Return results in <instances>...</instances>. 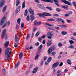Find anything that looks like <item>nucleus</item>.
<instances>
[{"label":"nucleus","mask_w":76,"mask_h":76,"mask_svg":"<svg viewBox=\"0 0 76 76\" xmlns=\"http://www.w3.org/2000/svg\"><path fill=\"white\" fill-rule=\"evenodd\" d=\"M61 1L66 4H68V5H69V6H72V4L70 2H69L66 0H61Z\"/></svg>","instance_id":"20e7f679"},{"label":"nucleus","mask_w":76,"mask_h":76,"mask_svg":"<svg viewBox=\"0 0 76 76\" xmlns=\"http://www.w3.org/2000/svg\"><path fill=\"white\" fill-rule=\"evenodd\" d=\"M6 29H4L3 31L2 34H1V38H3L4 37L6 39H7V34H6Z\"/></svg>","instance_id":"7ed1b4c3"},{"label":"nucleus","mask_w":76,"mask_h":76,"mask_svg":"<svg viewBox=\"0 0 76 76\" xmlns=\"http://www.w3.org/2000/svg\"><path fill=\"white\" fill-rule=\"evenodd\" d=\"M6 19V17H4L2 18L1 19V22L0 23V25H2L3 24V23H4V21H5V20Z\"/></svg>","instance_id":"0eeeda50"},{"label":"nucleus","mask_w":76,"mask_h":76,"mask_svg":"<svg viewBox=\"0 0 76 76\" xmlns=\"http://www.w3.org/2000/svg\"><path fill=\"white\" fill-rule=\"evenodd\" d=\"M22 57H23V53L21 52L19 54V57L20 59H21L22 58Z\"/></svg>","instance_id":"dca6fc26"},{"label":"nucleus","mask_w":76,"mask_h":76,"mask_svg":"<svg viewBox=\"0 0 76 76\" xmlns=\"http://www.w3.org/2000/svg\"><path fill=\"white\" fill-rule=\"evenodd\" d=\"M37 15H38L40 17H43V18H46V17H44V16H43V14L42 13H39Z\"/></svg>","instance_id":"5701e85b"},{"label":"nucleus","mask_w":76,"mask_h":76,"mask_svg":"<svg viewBox=\"0 0 76 76\" xmlns=\"http://www.w3.org/2000/svg\"><path fill=\"white\" fill-rule=\"evenodd\" d=\"M66 21L68 23H70V22H72V21H71V20H67Z\"/></svg>","instance_id":"864d4df0"},{"label":"nucleus","mask_w":76,"mask_h":76,"mask_svg":"<svg viewBox=\"0 0 76 76\" xmlns=\"http://www.w3.org/2000/svg\"><path fill=\"white\" fill-rule=\"evenodd\" d=\"M20 3V0H17L16 3V6H19V4Z\"/></svg>","instance_id":"aec40b11"},{"label":"nucleus","mask_w":76,"mask_h":76,"mask_svg":"<svg viewBox=\"0 0 76 76\" xmlns=\"http://www.w3.org/2000/svg\"><path fill=\"white\" fill-rule=\"evenodd\" d=\"M47 57L46 56H44V61H45V60H46V59L47 58Z\"/></svg>","instance_id":"338daca9"},{"label":"nucleus","mask_w":76,"mask_h":76,"mask_svg":"<svg viewBox=\"0 0 76 76\" xmlns=\"http://www.w3.org/2000/svg\"><path fill=\"white\" fill-rule=\"evenodd\" d=\"M42 23V22H37V25H40V24H41Z\"/></svg>","instance_id":"4d7b16f0"},{"label":"nucleus","mask_w":76,"mask_h":76,"mask_svg":"<svg viewBox=\"0 0 76 76\" xmlns=\"http://www.w3.org/2000/svg\"><path fill=\"white\" fill-rule=\"evenodd\" d=\"M56 10L57 11V12H60L61 11V9L59 8H57L56 9Z\"/></svg>","instance_id":"09e8293b"},{"label":"nucleus","mask_w":76,"mask_h":76,"mask_svg":"<svg viewBox=\"0 0 76 76\" xmlns=\"http://www.w3.org/2000/svg\"><path fill=\"white\" fill-rule=\"evenodd\" d=\"M72 4L73 6H76V3L75 2H72Z\"/></svg>","instance_id":"8fccbe9b"},{"label":"nucleus","mask_w":76,"mask_h":76,"mask_svg":"<svg viewBox=\"0 0 76 76\" xmlns=\"http://www.w3.org/2000/svg\"><path fill=\"white\" fill-rule=\"evenodd\" d=\"M53 1H54L55 4L56 6H59V5L58 4V0H53Z\"/></svg>","instance_id":"6ab92c4d"},{"label":"nucleus","mask_w":76,"mask_h":76,"mask_svg":"<svg viewBox=\"0 0 76 76\" xmlns=\"http://www.w3.org/2000/svg\"><path fill=\"white\" fill-rule=\"evenodd\" d=\"M69 42L71 44H74V43H75L74 41L72 40H70L69 41Z\"/></svg>","instance_id":"72a5a7b5"},{"label":"nucleus","mask_w":76,"mask_h":76,"mask_svg":"<svg viewBox=\"0 0 76 76\" xmlns=\"http://www.w3.org/2000/svg\"><path fill=\"white\" fill-rule=\"evenodd\" d=\"M23 27H24V23H23L21 24V29H23Z\"/></svg>","instance_id":"ea45409f"},{"label":"nucleus","mask_w":76,"mask_h":76,"mask_svg":"<svg viewBox=\"0 0 76 76\" xmlns=\"http://www.w3.org/2000/svg\"><path fill=\"white\" fill-rule=\"evenodd\" d=\"M68 48H73L74 46H69Z\"/></svg>","instance_id":"603ef678"},{"label":"nucleus","mask_w":76,"mask_h":76,"mask_svg":"<svg viewBox=\"0 0 76 76\" xmlns=\"http://www.w3.org/2000/svg\"><path fill=\"white\" fill-rule=\"evenodd\" d=\"M45 64L46 65H48V62L47 61V62H46L45 63Z\"/></svg>","instance_id":"774afa93"},{"label":"nucleus","mask_w":76,"mask_h":76,"mask_svg":"<svg viewBox=\"0 0 76 76\" xmlns=\"http://www.w3.org/2000/svg\"><path fill=\"white\" fill-rule=\"evenodd\" d=\"M61 7L65 9H67L68 8V6L67 5L61 6Z\"/></svg>","instance_id":"412c9836"},{"label":"nucleus","mask_w":76,"mask_h":76,"mask_svg":"<svg viewBox=\"0 0 76 76\" xmlns=\"http://www.w3.org/2000/svg\"><path fill=\"white\" fill-rule=\"evenodd\" d=\"M5 3L4 0H1L0 2V7H1Z\"/></svg>","instance_id":"6e6552de"},{"label":"nucleus","mask_w":76,"mask_h":76,"mask_svg":"<svg viewBox=\"0 0 76 76\" xmlns=\"http://www.w3.org/2000/svg\"><path fill=\"white\" fill-rule=\"evenodd\" d=\"M61 34L63 35H66V34H67V32H66L64 31H62Z\"/></svg>","instance_id":"393cba45"},{"label":"nucleus","mask_w":76,"mask_h":76,"mask_svg":"<svg viewBox=\"0 0 76 76\" xmlns=\"http://www.w3.org/2000/svg\"><path fill=\"white\" fill-rule=\"evenodd\" d=\"M7 7V6H5V7H4L2 10L3 12H4L5 11H6V10Z\"/></svg>","instance_id":"bb28decb"},{"label":"nucleus","mask_w":76,"mask_h":76,"mask_svg":"<svg viewBox=\"0 0 76 76\" xmlns=\"http://www.w3.org/2000/svg\"><path fill=\"white\" fill-rule=\"evenodd\" d=\"M57 21L58 22H62V23H64V21L63 20V19L60 18H57Z\"/></svg>","instance_id":"f8f14e48"},{"label":"nucleus","mask_w":76,"mask_h":76,"mask_svg":"<svg viewBox=\"0 0 76 76\" xmlns=\"http://www.w3.org/2000/svg\"><path fill=\"white\" fill-rule=\"evenodd\" d=\"M20 6H19L17 7L16 10L15 11V13H17L19 11H20Z\"/></svg>","instance_id":"9d476101"},{"label":"nucleus","mask_w":76,"mask_h":76,"mask_svg":"<svg viewBox=\"0 0 76 76\" xmlns=\"http://www.w3.org/2000/svg\"><path fill=\"white\" fill-rule=\"evenodd\" d=\"M58 46L59 47H61V46H62L63 45V44H62L61 43H60L58 44Z\"/></svg>","instance_id":"a18cd8bd"},{"label":"nucleus","mask_w":76,"mask_h":76,"mask_svg":"<svg viewBox=\"0 0 76 76\" xmlns=\"http://www.w3.org/2000/svg\"><path fill=\"white\" fill-rule=\"evenodd\" d=\"M53 51L51 50V48H49L48 50V54H50L52 53Z\"/></svg>","instance_id":"f3484780"},{"label":"nucleus","mask_w":76,"mask_h":76,"mask_svg":"<svg viewBox=\"0 0 76 76\" xmlns=\"http://www.w3.org/2000/svg\"><path fill=\"white\" fill-rule=\"evenodd\" d=\"M2 72L3 73H5L6 72V69L4 68H3L2 69Z\"/></svg>","instance_id":"13d9d810"},{"label":"nucleus","mask_w":76,"mask_h":76,"mask_svg":"<svg viewBox=\"0 0 76 76\" xmlns=\"http://www.w3.org/2000/svg\"><path fill=\"white\" fill-rule=\"evenodd\" d=\"M38 23V22L36 20H35L34 22V25H37Z\"/></svg>","instance_id":"37998d69"},{"label":"nucleus","mask_w":76,"mask_h":76,"mask_svg":"<svg viewBox=\"0 0 76 76\" xmlns=\"http://www.w3.org/2000/svg\"><path fill=\"white\" fill-rule=\"evenodd\" d=\"M67 63L68 64H72V63L70 62V61H70V60H69V59H68L67 60Z\"/></svg>","instance_id":"7c9ffc66"},{"label":"nucleus","mask_w":76,"mask_h":76,"mask_svg":"<svg viewBox=\"0 0 76 76\" xmlns=\"http://www.w3.org/2000/svg\"><path fill=\"white\" fill-rule=\"evenodd\" d=\"M46 25H47L48 26H54V25L50 24L48 23H46Z\"/></svg>","instance_id":"f704fd0d"},{"label":"nucleus","mask_w":76,"mask_h":76,"mask_svg":"<svg viewBox=\"0 0 76 76\" xmlns=\"http://www.w3.org/2000/svg\"><path fill=\"white\" fill-rule=\"evenodd\" d=\"M62 73H63V72H61L60 73H58V74H57V76H60V75H62Z\"/></svg>","instance_id":"3c124183"},{"label":"nucleus","mask_w":76,"mask_h":76,"mask_svg":"<svg viewBox=\"0 0 76 76\" xmlns=\"http://www.w3.org/2000/svg\"><path fill=\"white\" fill-rule=\"evenodd\" d=\"M39 45V42H37V43L35 44L36 46H38Z\"/></svg>","instance_id":"6e6d98bb"},{"label":"nucleus","mask_w":76,"mask_h":76,"mask_svg":"<svg viewBox=\"0 0 76 76\" xmlns=\"http://www.w3.org/2000/svg\"><path fill=\"white\" fill-rule=\"evenodd\" d=\"M28 11L31 15H30L31 18V21H33L34 19H35V17L34 15H35V13H34V11L31 8H29V9Z\"/></svg>","instance_id":"f257e3e1"},{"label":"nucleus","mask_w":76,"mask_h":76,"mask_svg":"<svg viewBox=\"0 0 76 76\" xmlns=\"http://www.w3.org/2000/svg\"><path fill=\"white\" fill-rule=\"evenodd\" d=\"M39 31H38L37 32L36 34V37H37L38 35H39Z\"/></svg>","instance_id":"a19ab883"},{"label":"nucleus","mask_w":76,"mask_h":76,"mask_svg":"<svg viewBox=\"0 0 76 76\" xmlns=\"http://www.w3.org/2000/svg\"><path fill=\"white\" fill-rule=\"evenodd\" d=\"M38 40L39 41V42H41V40H42V39H41V37H39Z\"/></svg>","instance_id":"5fc2aeb1"},{"label":"nucleus","mask_w":76,"mask_h":76,"mask_svg":"<svg viewBox=\"0 0 76 76\" xmlns=\"http://www.w3.org/2000/svg\"><path fill=\"white\" fill-rule=\"evenodd\" d=\"M50 49L52 50V51H53V50H55L56 49V48L54 47H53L52 48H50Z\"/></svg>","instance_id":"49530a36"},{"label":"nucleus","mask_w":76,"mask_h":76,"mask_svg":"<svg viewBox=\"0 0 76 76\" xmlns=\"http://www.w3.org/2000/svg\"><path fill=\"white\" fill-rule=\"evenodd\" d=\"M39 55H37L36 56L35 58V60H37L38 59V58Z\"/></svg>","instance_id":"c03bdc74"},{"label":"nucleus","mask_w":76,"mask_h":76,"mask_svg":"<svg viewBox=\"0 0 76 76\" xmlns=\"http://www.w3.org/2000/svg\"><path fill=\"white\" fill-rule=\"evenodd\" d=\"M61 72V70H58L57 72V73H60Z\"/></svg>","instance_id":"680f3d73"},{"label":"nucleus","mask_w":76,"mask_h":76,"mask_svg":"<svg viewBox=\"0 0 76 76\" xmlns=\"http://www.w3.org/2000/svg\"><path fill=\"white\" fill-rule=\"evenodd\" d=\"M46 1L47 2H50V3H53L54 2L53 0H47Z\"/></svg>","instance_id":"58836bf2"},{"label":"nucleus","mask_w":76,"mask_h":76,"mask_svg":"<svg viewBox=\"0 0 76 76\" xmlns=\"http://www.w3.org/2000/svg\"><path fill=\"white\" fill-rule=\"evenodd\" d=\"M48 29L50 31H54V29L53 28L49 27L48 28Z\"/></svg>","instance_id":"e433bc0d"},{"label":"nucleus","mask_w":76,"mask_h":76,"mask_svg":"<svg viewBox=\"0 0 76 76\" xmlns=\"http://www.w3.org/2000/svg\"><path fill=\"white\" fill-rule=\"evenodd\" d=\"M20 63V62H19V61L18 62L17 64L15 65V68H17V67H18V65Z\"/></svg>","instance_id":"473e14b6"},{"label":"nucleus","mask_w":76,"mask_h":76,"mask_svg":"<svg viewBox=\"0 0 76 76\" xmlns=\"http://www.w3.org/2000/svg\"><path fill=\"white\" fill-rule=\"evenodd\" d=\"M46 37V35H44L42 36V38H45V37Z\"/></svg>","instance_id":"052dcab7"},{"label":"nucleus","mask_w":76,"mask_h":76,"mask_svg":"<svg viewBox=\"0 0 76 76\" xmlns=\"http://www.w3.org/2000/svg\"><path fill=\"white\" fill-rule=\"evenodd\" d=\"M48 21H52V22H56V20L53 18H50L48 20Z\"/></svg>","instance_id":"a211bd4d"},{"label":"nucleus","mask_w":76,"mask_h":76,"mask_svg":"<svg viewBox=\"0 0 76 76\" xmlns=\"http://www.w3.org/2000/svg\"><path fill=\"white\" fill-rule=\"evenodd\" d=\"M54 16H59V15L57 14H54Z\"/></svg>","instance_id":"0e129e2a"},{"label":"nucleus","mask_w":76,"mask_h":76,"mask_svg":"<svg viewBox=\"0 0 76 76\" xmlns=\"http://www.w3.org/2000/svg\"><path fill=\"white\" fill-rule=\"evenodd\" d=\"M26 20L27 21H29V15H28L26 18Z\"/></svg>","instance_id":"c9c22d12"},{"label":"nucleus","mask_w":76,"mask_h":76,"mask_svg":"<svg viewBox=\"0 0 76 76\" xmlns=\"http://www.w3.org/2000/svg\"><path fill=\"white\" fill-rule=\"evenodd\" d=\"M29 37H30V36H29V34H28L26 37V39H27H27H28L29 38Z\"/></svg>","instance_id":"4c0bfd02"},{"label":"nucleus","mask_w":76,"mask_h":76,"mask_svg":"<svg viewBox=\"0 0 76 76\" xmlns=\"http://www.w3.org/2000/svg\"><path fill=\"white\" fill-rule=\"evenodd\" d=\"M56 52H53L51 53V56H55L56 55Z\"/></svg>","instance_id":"79ce46f5"},{"label":"nucleus","mask_w":76,"mask_h":76,"mask_svg":"<svg viewBox=\"0 0 76 76\" xmlns=\"http://www.w3.org/2000/svg\"><path fill=\"white\" fill-rule=\"evenodd\" d=\"M46 9H48L49 10H50V11H51V10H53V9L51 8V7H46Z\"/></svg>","instance_id":"2f4dec72"},{"label":"nucleus","mask_w":76,"mask_h":76,"mask_svg":"<svg viewBox=\"0 0 76 76\" xmlns=\"http://www.w3.org/2000/svg\"><path fill=\"white\" fill-rule=\"evenodd\" d=\"M19 42H15V44L14 45V47L15 48H17V47H18V43Z\"/></svg>","instance_id":"a878e982"},{"label":"nucleus","mask_w":76,"mask_h":76,"mask_svg":"<svg viewBox=\"0 0 76 76\" xmlns=\"http://www.w3.org/2000/svg\"><path fill=\"white\" fill-rule=\"evenodd\" d=\"M52 60V58L51 57H49L48 60V62L50 63V61H51Z\"/></svg>","instance_id":"c756f323"},{"label":"nucleus","mask_w":76,"mask_h":76,"mask_svg":"<svg viewBox=\"0 0 76 76\" xmlns=\"http://www.w3.org/2000/svg\"><path fill=\"white\" fill-rule=\"evenodd\" d=\"M22 7L23 9L25 7V1H24L23 2V3L22 5Z\"/></svg>","instance_id":"4be33fe9"},{"label":"nucleus","mask_w":76,"mask_h":76,"mask_svg":"<svg viewBox=\"0 0 76 76\" xmlns=\"http://www.w3.org/2000/svg\"><path fill=\"white\" fill-rule=\"evenodd\" d=\"M44 63V61H42L41 62V64L42 66L43 65V63Z\"/></svg>","instance_id":"e2e57ef3"},{"label":"nucleus","mask_w":76,"mask_h":76,"mask_svg":"<svg viewBox=\"0 0 76 76\" xmlns=\"http://www.w3.org/2000/svg\"><path fill=\"white\" fill-rule=\"evenodd\" d=\"M42 48V45H41L38 48V51L39 53H41V48Z\"/></svg>","instance_id":"2eb2a0df"},{"label":"nucleus","mask_w":76,"mask_h":76,"mask_svg":"<svg viewBox=\"0 0 76 76\" xmlns=\"http://www.w3.org/2000/svg\"><path fill=\"white\" fill-rule=\"evenodd\" d=\"M21 20L20 18H19L17 20V22L19 24V25H20Z\"/></svg>","instance_id":"cd10ccee"},{"label":"nucleus","mask_w":76,"mask_h":76,"mask_svg":"<svg viewBox=\"0 0 76 76\" xmlns=\"http://www.w3.org/2000/svg\"><path fill=\"white\" fill-rule=\"evenodd\" d=\"M38 69V67H36L33 70V73H35L37 72V70Z\"/></svg>","instance_id":"4468645a"},{"label":"nucleus","mask_w":76,"mask_h":76,"mask_svg":"<svg viewBox=\"0 0 76 76\" xmlns=\"http://www.w3.org/2000/svg\"><path fill=\"white\" fill-rule=\"evenodd\" d=\"M15 39L16 42H19V38H18V37L17 35H15Z\"/></svg>","instance_id":"9b49d317"},{"label":"nucleus","mask_w":76,"mask_h":76,"mask_svg":"<svg viewBox=\"0 0 76 76\" xmlns=\"http://www.w3.org/2000/svg\"><path fill=\"white\" fill-rule=\"evenodd\" d=\"M24 15L25 16H26L28 15V10H25Z\"/></svg>","instance_id":"b1692460"},{"label":"nucleus","mask_w":76,"mask_h":76,"mask_svg":"<svg viewBox=\"0 0 76 76\" xmlns=\"http://www.w3.org/2000/svg\"><path fill=\"white\" fill-rule=\"evenodd\" d=\"M55 29L57 30H58V29H60V27H55Z\"/></svg>","instance_id":"bf43d9fd"},{"label":"nucleus","mask_w":76,"mask_h":76,"mask_svg":"<svg viewBox=\"0 0 76 76\" xmlns=\"http://www.w3.org/2000/svg\"><path fill=\"white\" fill-rule=\"evenodd\" d=\"M15 28L16 29H19V25L18 24L16 25Z\"/></svg>","instance_id":"de8ad7c7"},{"label":"nucleus","mask_w":76,"mask_h":76,"mask_svg":"<svg viewBox=\"0 0 76 76\" xmlns=\"http://www.w3.org/2000/svg\"><path fill=\"white\" fill-rule=\"evenodd\" d=\"M52 35H53L51 34L50 32H48L47 34V36L49 39H51V38H52Z\"/></svg>","instance_id":"423d86ee"},{"label":"nucleus","mask_w":76,"mask_h":76,"mask_svg":"<svg viewBox=\"0 0 76 76\" xmlns=\"http://www.w3.org/2000/svg\"><path fill=\"white\" fill-rule=\"evenodd\" d=\"M59 64V62H57L56 63H54L52 65V67L53 69H54L56 67L58 66Z\"/></svg>","instance_id":"39448f33"},{"label":"nucleus","mask_w":76,"mask_h":76,"mask_svg":"<svg viewBox=\"0 0 76 76\" xmlns=\"http://www.w3.org/2000/svg\"><path fill=\"white\" fill-rule=\"evenodd\" d=\"M9 45V42H6L5 44V45L6 47H8V45Z\"/></svg>","instance_id":"c85d7f7f"},{"label":"nucleus","mask_w":76,"mask_h":76,"mask_svg":"<svg viewBox=\"0 0 76 76\" xmlns=\"http://www.w3.org/2000/svg\"><path fill=\"white\" fill-rule=\"evenodd\" d=\"M51 42H52V40H49L48 42L47 45L48 47H49V46H50L52 44L51 43Z\"/></svg>","instance_id":"1a4fd4ad"},{"label":"nucleus","mask_w":76,"mask_h":76,"mask_svg":"<svg viewBox=\"0 0 76 76\" xmlns=\"http://www.w3.org/2000/svg\"><path fill=\"white\" fill-rule=\"evenodd\" d=\"M43 14V15L44 16H51V15L50 14V13H48L47 12H43L42 13Z\"/></svg>","instance_id":"ddd939ff"},{"label":"nucleus","mask_w":76,"mask_h":76,"mask_svg":"<svg viewBox=\"0 0 76 76\" xmlns=\"http://www.w3.org/2000/svg\"><path fill=\"white\" fill-rule=\"evenodd\" d=\"M67 26L66 25H62V28H66Z\"/></svg>","instance_id":"69168bd1"},{"label":"nucleus","mask_w":76,"mask_h":76,"mask_svg":"<svg viewBox=\"0 0 76 76\" xmlns=\"http://www.w3.org/2000/svg\"><path fill=\"white\" fill-rule=\"evenodd\" d=\"M10 50V49H9V48H7L5 51V54L7 55V58L8 62L9 61V60H10V52H9H9Z\"/></svg>","instance_id":"f03ea898"}]
</instances>
